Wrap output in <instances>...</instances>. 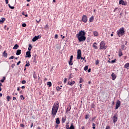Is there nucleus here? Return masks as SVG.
<instances>
[{
    "label": "nucleus",
    "instance_id": "obj_1",
    "mask_svg": "<svg viewBox=\"0 0 129 129\" xmlns=\"http://www.w3.org/2000/svg\"><path fill=\"white\" fill-rule=\"evenodd\" d=\"M59 106L60 105L58 101L54 103L51 111V115L52 116V117L55 118V116H56V114H57V112H58V109H59Z\"/></svg>",
    "mask_w": 129,
    "mask_h": 129
},
{
    "label": "nucleus",
    "instance_id": "obj_2",
    "mask_svg": "<svg viewBox=\"0 0 129 129\" xmlns=\"http://www.w3.org/2000/svg\"><path fill=\"white\" fill-rule=\"evenodd\" d=\"M124 33H125V31H124V28L123 27H122L117 31V35L118 36V37L123 36V35H124Z\"/></svg>",
    "mask_w": 129,
    "mask_h": 129
},
{
    "label": "nucleus",
    "instance_id": "obj_3",
    "mask_svg": "<svg viewBox=\"0 0 129 129\" xmlns=\"http://www.w3.org/2000/svg\"><path fill=\"white\" fill-rule=\"evenodd\" d=\"M107 48V47L105 46V43L104 41L101 42L100 44V50H105Z\"/></svg>",
    "mask_w": 129,
    "mask_h": 129
},
{
    "label": "nucleus",
    "instance_id": "obj_4",
    "mask_svg": "<svg viewBox=\"0 0 129 129\" xmlns=\"http://www.w3.org/2000/svg\"><path fill=\"white\" fill-rule=\"evenodd\" d=\"M85 34L86 33H85V32H84V31H80L78 34H76V37H79L82 36H85Z\"/></svg>",
    "mask_w": 129,
    "mask_h": 129
},
{
    "label": "nucleus",
    "instance_id": "obj_5",
    "mask_svg": "<svg viewBox=\"0 0 129 129\" xmlns=\"http://www.w3.org/2000/svg\"><path fill=\"white\" fill-rule=\"evenodd\" d=\"M78 38L79 42H83L86 40V37L85 36H79V37H77Z\"/></svg>",
    "mask_w": 129,
    "mask_h": 129
},
{
    "label": "nucleus",
    "instance_id": "obj_6",
    "mask_svg": "<svg viewBox=\"0 0 129 129\" xmlns=\"http://www.w3.org/2000/svg\"><path fill=\"white\" fill-rule=\"evenodd\" d=\"M77 58L78 59H79L81 58V50L78 49L77 50Z\"/></svg>",
    "mask_w": 129,
    "mask_h": 129
},
{
    "label": "nucleus",
    "instance_id": "obj_7",
    "mask_svg": "<svg viewBox=\"0 0 129 129\" xmlns=\"http://www.w3.org/2000/svg\"><path fill=\"white\" fill-rule=\"evenodd\" d=\"M117 114L116 113L114 114V116L113 117V123H115L116 121H117Z\"/></svg>",
    "mask_w": 129,
    "mask_h": 129
},
{
    "label": "nucleus",
    "instance_id": "obj_8",
    "mask_svg": "<svg viewBox=\"0 0 129 129\" xmlns=\"http://www.w3.org/2000/svg\"><path fill=\"white\" fill-rule=\"evenodd\" d=\"M87 16L86 15H83L82 18V22H84V23H87Z\"/></svg>",
    "mask_w": 129,
    "mask_h": 129
},
{
    "label": "nucleus",
    "instance_id": "obj_9",
    "mask_svg": "<svg viewBox=\"0 0 129 129\" xmlns=\"http://www.w3.org/2000/svg\"><path fill=\"white\" fill-rule=\"evenodd\" d=\"M75 84V81L71 80V81H69L68 83V85H70L71 86H73Z\"/></svg>",
    "mask_w": 129,
    "mask_h": 129
},
{
    "label": "nucleus",
    "instance_id": "obj_10",
    "mask_svg": "<svg viewBox=\"0 0 129 129\" xmlns=\"http://www.w3.org/2000/svg\"><path fill=\"white\" fill-rule=\"evenodd\" d=\"M120 106V101L117 100L116 103L115 109H118V108Z\"/></svg>",
    "mask_w": 129,
    "mask_h": 129
},
{
    "label": "nucleus",
    "instance_id": "obj_11",
    "mask_svg": "<svg viewBox=\"0 0 129 129\" xmlns=\"http://www.w3.org/2000/svg\"><path fill=\"white\" fill-rule=\"evenodd\" d=\"M26 57H27L28 58H31V57H32V55H31V51H30L26 52Z\"/></svg>",
    "mask_w": 129,
    "mask_h": 129
},
{
    "label": "nucleus",
    "instance_id": "obj_12",
    "mask_svg": "<svg viewBox=\"0 0 129 129\" xmlns=\"http://www.w3.org/2000/svg\"><path fill=\"white\" fill-rule=\"evenodd\" d=\"M119 4V5H121L122 6H126V3H125L123 0H120Z\"/></svg>",
    "mask_w": 129,
    "mask_h": 129
},
{
    "label": "nucleus",
    "instance_id": "obj_13",
    "mask_svg": "<svg viewBox=\"0 0 129 129\" xmlns=\"http://www.w3.org/2000/svg\"><path fill=\"white\" fill-rule=\"evenodd\" d=\"M111 76L112 77V80H115L116 79V75H115V74H114L113 73H112Z\"/></svg>",
    "mask_w": 129,
    "mask_h": 129
},
{
    "label": "nucleus",
    "instance_id": "obj_14",
    "mask_svg": "<svg viewBox=\"0 0 129 129\" xmlns=\"http://www.w3.org/2000/svg\"><path fill=\"white\" fill-rule=\"evenodd\" d=\"M70 110H71V105H69L68 106L67 109L66 110V113H68V111H70Z\"/></svg>",
    "mask_w": 129,
    "mask_h": 129
},
{
    "label": "nucleus",
    "instance_id": "obj_15",
    "mask_svg": "<svg viewBox=\"0 0 129 129\" xmlns=\"http://www.w3.org/2000/svg\"><path fill=\"white\" fill-rule=\"evenodd\" d=\"M21 53L22 50L21 49H18L16 52V55H17V56H19V55H21Z\"/></svg>",
    "mask_w": 129,
    "mask_h": 129
},
{
    "label": "nucleus",
    "instance_id": "obj_16",
    "mask_svg": "<svg viewBox=\"0 0 129 129\" xmlns=\"http://www.w3.org/2000/svg\"><path fill=\"white\" fill-rule=\"evenodd\" d=\"M123 54H122V51H121V49H119L118 51V56L119 57H121Z\"/></svg>",
    "mask_w": 129,
    "mask_h": 129
},
{
    "label": "nucleus",
    "instance_id": "obj_17",
    "mask_svg": "<svg viewBox=\"0 0 129 129\" xmlns=\"http://www.w3.org/2000/svg\"><path fill=\"white\" fill-rule=\"evenodd\" d=\"M6 21V18L2 17V20H0V24H4V22Z\"/></svg>",
    "mask_w": 129,
    "mask_h": 129
},
{
    "label": "nucleus",
    "instance_id": "obj_18",
    "mask_svg": "<svg viewBox=\"0 0 129 129\" xmlns=\"http://www.w3.org/2000/svg\"><path fill=\"white\" fill-rule=\"evenodd\" d=\"M93 47L95 49H97V43H96V42L94 43L93 44Z\"/></svg>",
    "mask_w": 129,
    "mask_h": 129
},
{
    "label": "nucleus",
    "instance_id": "obj_19",
    "mask_svg": "<svg viewBox=\"0 0 129 129\" xmlns=\"http://www.w3.org/2000/svg\"><path fill=\"white\" fill-rule=\"evenodd\" d=\"M93 34L95 37H98V32L97 31H94Z\"/></svg>",
    "mask_w": 129,
    "mask_h": 129
},
{
    "label": "nucleus",
    "instance_id": "obj_20",
    "mask_svg": "<svg viewBox=\"0 0 129 129\" xmlns=\"http://www.w3.org/2000/svg\"><path fill=\"white\" fill-rule=\"evenodd\" d=\"M56 124H60V119H59V118H56Z\"/></svg>",
    "mask_w": 129,
    "mask_h": 129
},
{
    "label": "nucleus",
    "instance_id": "obj_21",
    "mask_svg": "<svg viewBox=\"0 0 129 129\" xmlns=\"http://www.w3.org/2000/svg\"><path fill=\"white\" fill-rule=\"evenodd\" d=\"M65 121H66V117H62L61 121L62 123H64Z\"/></svg>",
    "mask_w": 129,
    "mask_h": 129
},
{
    "label": "nucleus",
    "instance_id": "obj_22",
    "mask_svg": "<svg viewBox=\"0 0 129 129\" xmlns=\"http://www.w3.org/2000/svg\"><path fill=\"white\" fill-rule=\"evenodd\" d=\"M94 20V17L93 16H92L90 19H89V21L91 23H92L93 22V20Z\"/></svg>",
    "mask_w": 129,
    "mask_h": 129
},
{
    "label": "nucleus",
    "instance_id": "obj_23",
    "mask_svg": "<svg viewBox=\"0 0 129 129\" xmlns=\"http://www.w3.org/2000/svg\"><path fill=\"white\" fill-rule=\"evenodd\" d=\"M32 48H33V46H32V45L30 44L28 47V51H31V50H32Z\"/></svg>",
    "mask_w": 129,
    "mask_h": 129
},
{
    "label": "nucleus",
    "instance_id": "obj_24",
    "mask_svg": "<svg viewBox=\"0 0 129 129\" xmlns=\"http://www.w3.org/2000/svg\"><path fill=\"white\" fill-rule=\"evenodd\" d=\"M3 56L7 58V56H8V53L6 52V51H4V53H3Z\"/></svg>",
    "mask_w": 129,
    "mask_h": 129
},
{
    "label": "nucleus",
    "instance_id": "obj_25",
    "mask_svg": "<svg viewBox=\"0 0 129 129\" xmlns=\"http://www.w3.org/2000/svg\"><path fill=\"white\" fill-rule=\"evenodd\" d=\"M38 40V38H37V36H35L33 39H32V41L33 42H36Z\"/></svg>",
    "mask_w": 129,
    "mask_h": 129
},
{
    "label": "nucleus",
    "instance_id": "obj_26",
    "mask_svg": "<svg viewBox=\"0 0 129 129\" xmlns=\"http://www.w3.org/2000/svg\"><path fill=\"white\" fill-rule=\"evenodd\" d=\"M18 48H19V45L15 44V46L13 47V49H15V50H17V49H18Z\"/></svg>",
    "mask_w": 129,
    "mask_h": 129
},
{
    "label": "nucleus",
    "instance_id": "obj_27",
    "mask_svg": "<svg viewBox=\"0 0 129 129\" xmlns=\"http://www.w3.org/2000/svg\"><path fill=\"white\" fill-rule=\"evenodd\" d=\"M47 85H48L49 87H51V86H52V83L51 82H48L47 83Z\"/></svg>",
    "mask_w": 129,
    "mask_h": 129
},
{
    "label": "nucleus",
    "instance_id": "obj_28",
    "mask_svg": "<svg viewBox=\"0 0 129 129\" xmlns=\"http://www.w3.org/2000/svg\"><path fill=\"white\" fill-rule=\"evenodd\" d=\"M90 117V115H89V114H88L86 115L85 119H88V118H89Z\"/></svg>",
    "mask_w": 129,
    "mask_h": 129
},
{
    "label": "nucleus",
    "instance_id": "obj_29",
    "mask_svg": "<svg viewBox=\"0 0 129 129\" xmlns=\"http://www.w3.org/2000/svg\"><path fill=\"white\" fill-rule=\"evenodd\" d=\"M122 50H125V45L123 44L121 45Z\"/></svg>",
    "mask_w": 129,
    "mask_h": 129
},
{
    "label": "nucleus",
    "instance_id": "obj_30",
    "mask_svg": "<svg viewBox=\"0 0 129 129\" xmlns=\"http://www.w3.org/2000/svg\"><path fill=\"white\" fill-rule=\"evenodd\" d=\"M70 129H74V125L73 123L71 124Z\"/></svg>",
    "mask_w": 129,
    "mask_h": 129
},
{
    "label": "nucleus",
    "instance_id": "obj_31",
    "mask_svg": "<svg viewBox=\"0 0 129 129\" xmlns=\"http://www.w3.org/2000/svg\"><path fill=\"white\" fill-rule=\"evenodd\" d=\"M124 67H125V68H128V67H129V63H127L125 64Z\"/></svg>",
    "mask_w": 129,
    "mask_h": 129
},
{
    "label": "nucleus",
    "instance_id": "obj_32",
    "mask_svg": "<svg viewBox=\"0 0 129 129\" xmlns=\"http://www.w3.org/2000/svg\"><path fill=\"white\" fill-rule=\"evenodd\" d=\"M69 65H71V66L73 65V60H70L69 61Z\"/></svg>",
    "mask_w": 129,
    "mask_h": 129
},
{
    "label": "nucleus",
    "instance_id": "obj_33",
    "mask_svg": "<svg viewBox=\"0 0 129 129\" xmlns=\"http://www.w3.org/2000/svg\"><path fill=\"white\" fill-rule=\"evenodd\" d=\"M20 98H21V99L22 100H24V99H25V97H24V96H23V95H20Z\"/></svg>",
    "mask_w": 129,
    "mask_h": 129
},
{
    "label": "nucleus",
    "instance_id": "obj_34",
    "mask_svg": "<svg viewBox=\"0 0 129 129\" xmlns=\"http://www.w3.org/2000/svg\"><path fill=\"white\" fill-rule=\"evenodd\" d=\"M7 101H10V99H11V96H7Z\"/></svg>",
    "mask_w": 129,
    "mask_h": 129
},
{
    "label": "nucleus",
    "instance_id": "obj_35",
    "mask_svg": "<svg viewBox=\"0 0 129 129\" xmlns=\"http://www.w3.org/2000/svg\"><path fill=\"white\" fill-rule=\"evenodd\" d=\"M83 82V79H82V78H80L79 83H82Z\"/></svg>",
    "mask_w": 129,
    "mask_h": 129
},
{
    "label": "nucleus",
    "instance_id": "obj_36",
    "mask_svg": "<svg viewBox=\"0 0 129 129\" xmlns=\"http://www.w3.org/2000/svg\"><path fill=\"white\" fill-rule=\"evenodd\" d=\"M33 78H34V79H37V76H36V73L33 74Z\"/></svg>",
    "mask_w": 129,
    "mask_h": 129
},
{
    "label": "nucleus",
    "instance_id": "obj_37",
    "mask_svg": "<svg viewBox=\"0 0 129 129\" xmlns=\"http://www.w3.org/2000/svg\"><path fill=\"white\" fill-rule=\"evenodd\" d=\"M56 90L57 91H60V90H61V88H60V87H57Z\"/></svg>",
    "mask_w": 129,
    "mask_h": 129
},
{
    "label": "nucleus",
    "instance_id": "obj_38",
    "mask_svg": "<svg viewBox=\"0 0 129 129\" xmlns=\"http://www.w3.org/2000/svg\"><path fill=\"white\" fill-rule=\"evenodd\" d=\"M8 6H9V8H10V9H11V10H14V9H15V7L11 6V5H10V4H9Z\"/></svg>",
    "mask_w": 129,
    "mask_h": 129
},
{
    "label": "nucleus",
    "instance_id": "obj_39",
    "mask_svg": "<svg viewBox=\"0 0 129 129\" xmlns=\"http://www.w3.org/2000/svg\"><path fill=\"white\" fill-rule=\"evenodd\" d=\"M88 69V66H86L84 68V70H85V71H86V70H87Z\"/></svg>",
    "mask_w": 129,
    "mask_h": 129
},
{
    "label": "nucleus",
    "instance_id": "obj_40",
    "mask_svg": "<svg viewBox=\"0 0 129 129\" xmlns=\"http://www.w3.org/2000/svg\"><path fill=\"white\" fill-rule=\"evenodd\" d=\"M26 82H27L25 80H23L22 81L21 83L22 84H26Z\"/></svg>",
    "mask_w": 129,
    "mask_h": 129
},
{
    "label": "nucleus",
    "instance_id": "obj_41",
    "mask_svg": "<svg viewBox=\"0 0 129 129\" xmlns=\"http://www.w3.org/2000/svg\"><path fill=\"white\" fill-rule=\"evenodd\" d=\"M95 125H96L95 124V123H92V126H93V129H95Z\"/></svg>",
    "mask_w": 129,
    "mask_h": 129
},
{
    "label": "nucleus",
    "instance_id": "obj_42",
    "mask_svg": "<svg viewBox=\"0 0 129 129\" xmlns=\"http://www.w3.org/2000/svg\"><path fill=\"white\" fill-rule=\"evenodd\" d=\"M36 21L37 23H40V21H41V18H39V19H36Z\"/></svg>",
    "mask_w": 129,
    "mask_h": 129
},
{
    "label": "nucleus",
    "instance_id": "obj_43",
    "mask_svg": "<svg viewBox=\"0 0 129 129\" xmlns=\"http://www.w3.org/2000/svg\"><path fill=\"white\" fill-rule=\"evenodd\" d=\"M105 129H110V126L107 125Z\"/></svg>",
    "mask_w": 129,
    "mask_h": 129
},
{
    "label": "nucleus",
    "instance_id": "obj_44",
    "mask_svg": "<svg viewBox=\"0 0 129 129\" xmlns=\"http://www.w3.org/2000/svg\"><path fill=\"white\" fill-rule=\"evenodd\" d=\"M80 59H81V61L82 62H83V61H84V59H85V58H83V57H81L80 58Z\"/></svg>",
    "mask_w": 129,
    "mask_h": 129
},
{
    "label": "nucleus",
    "instance_id": "obj_45",
    "mask_svg": "<svg viewBox=\"0 0 129 129\" xmlns=\"http://www.w3.org/2000/svg\"><path fill=\"white\" fill-rule=\"evenodd\" d=\"M70 60L71 61H73V55L71 56Z\"/></svg>",
    "mask_w": 129,
    "mask_h": 129
},
{
    "label": "nucleus",
    "instance_id": "obj_46",
    "mask_svg": "<svg viewBox=\"0 0 129 129\" xmlns=\"http://www.w3.org/2000/svg\"><path fill=\"white\" fill-rule=\"evenodd\" d=\"M64 83H66L67 82V78H65L63 81Z\"/></svg>",
    "mask_w": 129,
    "mask_h": 129
},
{
    "label": "nucleus",
    "instance_id": "obj_47",
    "mask_svg": "<svg viewBox=\"0 0 129 129\" xmlns=\"http://www.w3.org/2000/svg\"><path fill=\"white\" fill-rule=\"evenodd\" d=\"M116 59H115L114 60H112L111 61V63H115V61H116Z\"/></svg>",
    "mask_w": 129,
    "mask_h": 129
},
{
    "label": "nucleus",
    "instance_id": "obj_48",
    "mask_svg": "<svg viewBox=\"0 0 129 129\" xmlns=\"http://www.w3.org/2000/svg\"><path fill=\"white\" fill-rule=\"evenodd\" d=\"M27 26V24H26V23H23L22 24V27H25Z\"/></svg>",
    "mask_w": 129,
    "mask_h": 129
},
{
    "label": "nucleus",
    "instance_id": "obj_49",
    "mask_svg": "<svg viewBox=\"0 0 129 129\" xmlns=\"http://www.w3.org/2000/svg\"><path fill=\"white\" fill-rule=\"evenodd\" d=\"M21 127H25V125L24 124H20Z\"/></svg>",
    "mask_w": 129,
    "mask_h": 129
},
{
    "label": "nucleus",
    "instance_id": "obj_50",
    "mask_svg": "<svg viewBox=\"0 0 129 129\" xmlns=\"http://www.w3.org/2000/svg\"><path fill=\"white\" fill-rule=\"evenodd\" d=\"M14 58H15V56H11L10 57H9V59L11 60V59H14Z\"/></svg>",
    "mask_w": 129,
    "mask_h": 129
},
{
    "label": "nucleus",
    "instance_id": "obj_51",
    "mask_svg": "<svg viewBox=\"0 0 129 129\" xmlns=\"http://www.w3.org/2000/svg\"><path fill=\"white\" fill-rule=\"evenodd\" d=\"M95 63L96 65H98V64H99V61H98V60H96Z\"/></svg>",
    "mask_w": 129,
    "mask_h": 129
},
{
    "label": "nucleus",
    "instance_id": "obj_52",
    "mask_svg": "<svg viewBox=\"0 0 129 129\" xmlns=\"http://www.w3.org/2000/svg\"><path fill=\"white\" fill-rule=\"evenodd\" d=\"M55 39H58V35L57 34H55V36H54Z\"/></svg>",
    "mask_w": 129,
    "mask_h": 129
},
{
    "label": "nucleus",
    "instance_id": "obj_53",
    "mask_svg": "<svg viewBox=\"0 0 129 129\" xmlns=\"http://www.w3.org/2000/svg\"><path fill=\"white\" fill-rule=\"evenodd\" d=\"M36 37L37 38V40L38 39H41V35H38V36H36Z\"/></svg>",
    "mask_w": 129,
    "mask_h": 129
},
{
    "label": "nucleus",
    "instance_id": "obj_54",
    "mask_svg": "<svg viewBox=\"0 0 129 129\" xmlns=\"http://www.w3.org/2000/svg\"><path fill=\"white\" fill-rule=\"evenodd\" d=\"M66 128H67V129H70L69 125H66Z\"/></svg>",
    "mask_w": 129,
    "mask_h": 129
},
{
    "label": "nucleus",
    "instance_id": "obj_55",
    "mask_svg": "<svg viewBox=\"0 0 129 129\" xmlns=\"http://www.w3.org/2000/svg\"><path fill=\"white\" fill-rule=\"evenodd\" d=\"M15 63H13V64H12V66H11V67H12V68H14L15 67Z\"/></svg>",
    "mask_w": 129,
    "mask_h": 129
},
{
    "label": "nucleus",
    "instance_id": "obj_56",
    "mask_svg": "<svg viewBox=\"0 0 129 129\" xmlns=\"http://www.w3.org/2000/svg\"><path fill=\"white\" fill-rule=\"evenodd\" d=\"M25 66L26 67H29V66H30V63H26Z\"/></svg>",
    "mask_w": 129,
    "mask_h": 129
},
{
    "label": "nucleus",
    "instance_id": "obj_57",
    "mask_svg": "<svg viewBox=\"0 0 129 129\" xmlns=\"http://www.w3.org/2000/svg\"><path fill=\"white\" fill-rule=\"evenodd\" d=\"M20 64H21V61H18V62H17V65L18 66H19V65H20Z\"/></svg>",
    "mask_w": 129,
    "mask_h": 129
},
{
    "label": "nucleus",
    "instance_id": "obj_58",
    "mask_svg": "<svg viewBox=\"0 0 129 129\" xmlns=\"http://www.w3.org/2000/svg\"><path fill=\"white\" fill-rule=\"evenodd\" d=\"M5 2L6 5H8V4H9V0H5Z\"/></svg>",
    "mask_w": 129,
    "mask_h": 129
},
{
    "label": "nucleus",
    "instance_id": "obj_59",
    "mask_svg": "<svg viewBox=\"0 0 129 129\" xmlns=\"http://www.w3.org/2000/svg\"><path fill=\"white\" fill-rule=\"evenodd\" d=\"M88 72L90 73V72H91V69H89L88 70Z\"/></svg>",
    "mask_w": 129,
    "mask_h": 129
},
{
    "label": "nucleus",
    "instance_id": "obj_60",
    "mask_svg": "<svg viewBox=\"0 0 129 129\" xmlns=\"http://www.w3.org/2000/svg\"><path fill=\"white\" fill-rule=\"evenodd\" d=\"M33 125H34V124L33 123V122H32L31 124V128H32V127H33Z\"/></svg>",
    "mask_w": 129,
    "mask_h": 129
},
{
    "label": "nucleus",
    "instance_id": "obj_61",
    "mask_svg": "<svg viewBox=\"0 0 129 129\" xmlns=\"http://www.w3.org/2000/svg\"><path fill=\"white\" fill-rule=\"evenodd\" d=\"M1 82H2V83H4V82H5V80L4 79L1 80Z\"/></svg>",
    "mask_w": 129,
    "mask_h": 129
},
{
    "label": "nucleus",
    "instance_id": "obj_62",
    "mask_svg": "<svg viewBox=\"0 0 129 129\" xmlns=\"http://www.w3.org/2000/svg\"><path fill=\"white\" fill-rule=\"evenodd\" d=\"M22 89H25V88H26V87L25 86H23L22 87H21Z\"/></svg>",
    "mask_w": 129,
    "mask_h": 129
},
{
    "label": "nucleus",
    "instance_id": "obj_63",
    "mask_svg": "<svg viewBox=\"0 0 129 129\" xmlns=\"http://www.w3.org/2000/svg\"><path fill=\"white\" fill-rule=\"evenodd\" d=\"M16 99H17V98H16V97H14L13 98V100H16Z\"/></svg>",
    "mask_w": 129,
    "mask_h": 129
},
{
    "label": "nucleus",
    "instance_id": "obj_64",
    "mask_svg": "<svg viewBox=\"0 0 129 129\" xmlns=\"http://www.w3.org/2000/svg\"><path fill=\"white\" fill-rule=\"evenodd\" d=\"M71 78H72V77H71V76H70L69 77V80H70V79H71Z\"/></svg>",
    "mask_w": 129,
    "mask_h": 129
}]
</instances>
